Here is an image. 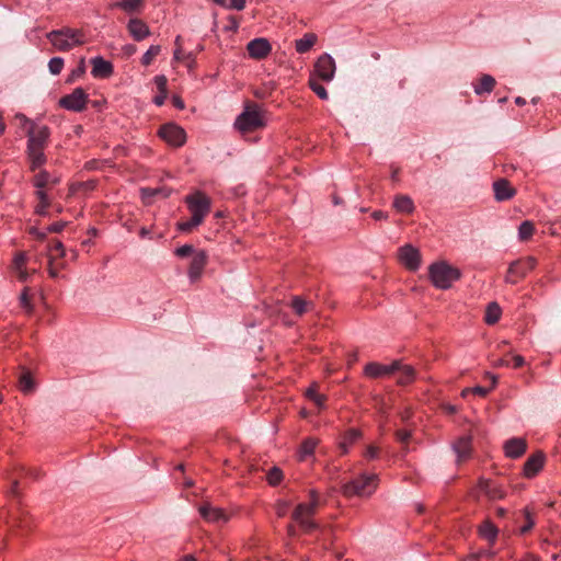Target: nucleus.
I'll return each instance as SVG.
<instances>
[{
	"instance_id": "nucleus-42",
	"label": "nucleus",
	"mask_w": 561,
	"mask_h": 561,
	"mask_svg": "<svg viewBox=\"0 0 561 561\" xmlns=\"http://www.w3.org/2000/svg\"><path fill=\"white\" fill-rule=\"evenodd\" d=\"M34 387L35 383L28 373H25L20 377V388L24 393L32 392Z\"/></svg>"
},
{
	"instance_id": "nucleus-50",
	"label": "nucleus",
	"mask_w": 561,
	"mask_h": 561,
	"mask_svg": "<svg viewBox=\"0 0 561 561\" xmlns=\"http://www.w3.org/2000/svg\"><path fill=\"white\" fill-rule=\"evenodd\" d=\"M154 83H156L157 89L159 90V92L168 93V90H167L168 80H167L165 76H163V75L156 76L154 77Z\"/></svg>"
},
{
	"instance_id": "nucleus-31",
	"label": "nucleus",
	"mask_w": 561,
	"mask_h": 561,
	"mask_svg": "<svg viewBox=\"0 0 561 561\" xmlns=\"http://www.w3.org/2000/svg\"><path fill=\"white\" fill-rule=\"evenodd\" d=\"M128 30H129L130 35H133V36L150 35V31L147 27V25L142 21L137 20V19H131L128 22Z\"/></svg>"
},
{
	"instance_id": "nucleus-24",
	"label": "nucleus",
	"mask_w": 561,
	"mask_h": 561,
	"mask_svg": "<svg viewBox=\"0 0 561 561\" xmlns=\"http://www.w3.org/2000/svg\"><path fill=\"white\" fill-rule=\"evenodd\" d=\"M393 207L399 213L411 214L414 210V203L408 195H396L393 199Z\"/></svg>"
},
{
	"instance_id": "nucleus-39",
	"label": "nucleus",
	"mask_w": 561,
	"mask_h": 561,
	"mask_svg": "<svg viewBox=\"0 0 561 561\" xmlns=\"http://www.w3.org/2000/svg\"><path fill=\"white\" fill-rule=\"evenodd\" d=\"M396 438L399 443L403 445V451L408 453L409 447L408 444L412 439V431L407 428H400L396 431Z\"/></svg>"
},
{
	"instance_id": "nucleus-21",
	"label": "nucleus",
	"mask_w": 561,
	"mask_h": 561,
	"mask_svg": "<svg viewBox=\"0 0 561 561\" xmlns=\"http://www.w3.org/2000/svg\"><path fill=\"white\" fill-rule=\"evenodd\" d=\"M479 490L490 500L502 499L505 495V491L499 484L486 479L479 480Z\"/></svg>"
},
{
	"instance_id": "nucleus-40",
	"label": "nucleus",
	"mask_w": 561,
	"mask_h": 561,
	"mask_svg": "<svg viewBox=\"0 0 561 561\" xmlns=\"http://www.w3.org/2000/svg\"><path fill=\"white\" fill-rule=\"evenodd\" d=\"M309 87L321 100H328L329 94L325 88L318 81V78L312 76L309 80Z\"/></svg>"
},
{
	"instance_id": "nucleus-44",
	"label": "nucleus",
	"mask_w": 561,
	"mask_h": 561,
	"mask_svg": "<svg viewBox=\"0 0 561 561\" xmlns=\"http://www.w3.org/2000/svg\"><path fill=\"white\" fill-rule=\"evenodd\" d=\"M266 479L271 485H277L283 479V472L278 467L268 470Z\"/></svg>"
},
{
	"instance_id": "nucleus-28",
	"label": "nucleus",
	"mask_w": 561,
	"mask_h": 561,
	"mask_svg": "<svg viewBox=\"0 0 561 561\" xmlns=\"http://www.w3.org/2000/svg\"><path fill=\"white\" fill-rule=\"evenodd\" d=\"M184 38L185 37H176L175 39L174 58L176 60L192 59L194 56L193 50L185 48Z\"/></svg>"
},
{
	"instance_id": "nucleus-16",
	"label": "nucleus",
	"mask_w": 561,
	"mask_h": 561,
	"mask_svg": "<svg viewBox=\"0 0 561 561\" xmlns=\"http://www.w3.org/2000/svg\"><path fill=\"white\" fill-rule=\"evenodd\" d=\"M527 448V443L522 437H513L504 443L505 456L512 459L522 457Z\"/></svg>"
},
{
	"instance_id": "nucleus-60",
	"label": "nucleus",
	"mask_w": 561,
	"mask_h": 561,
	"mask_svg": "<svg viewBox=\"0 0 561 561\" xmlns=\"http://www.w3.org/2000/svg\"><path fill=\"white\" fill-rule=\"evenodd\" d=\"M65 226H66V222H62V221L55 222V224H51L50 226H48L47 231L60 232Z\"/></svg>"
},
{
	"instance_id": "nucleus-13",
	"label": "nucleus",
	"mask_w": 561,
	"mask_h": 561,
	"mask_svg": "<svg viewBox=\"0 0 561 561\" xmlns=\"http://www.w3.org/2000/svg\"><path fill=\"white\" fill-rule=\"evenodd\" d=\"M90 62L92 65L91 75L95 79H107L114 72L113 64L101 56L91 58Z\"/></svg>"
},
{
	"instance_id": "nucleus-32",
	"label": "nucleus",
	"mask_w": 561,
	"mask_h": 561,
	"mask_svg": "<svg viewBox=\"0 0 561 561\" xmlns=\"http://www.w3.org/2000/svg\"><path fill=\"white\" fill-rule=\"evenodd\" d=\"M479 531L483 538L488 539L491 542H493L496 539L497 528L490 520H485L480 526Z\"/></svg>"
},
{
	"instance_id": "nucleus-61",
	"label": "nucleus",
	"mask_w": 561,
	"mask_h": 561,
	"mask_svg": "<svg viewBox=\"0 0 561 561\" xmlns=\"http://www.w3.org/2000/svg\"><path fill=\"white\" fill-rule=\"evenodd\" d=\"M15 118L21 123V125L23 127H26L28 128L31 126V124L33 123L32 121H30L25 115L23 114H16L15 115Z\"/></svg>"
},
{
	"instance_id": "nucleus-43",
	"label": "nucleus",
	"mask_w": 561,
	"mask_h": 561,
	"mask_svg": "<svg viewBox=\"0 0 561 561\" xmlns=\"http://www.w3.org/2000/svg\"><path fill=\"white\" fill-rule=\"evenodd\" d=\"M316 37H302L296 41V49L299 53L308 51L316 43Z\"/></svg>"
},
{
	"instance_id": "nucleus-25",
	"label": "nucleus",
	"mask_w": 561,
	"mask_h": 561,
	"mask_svg": "<svg viewBox=\"0 0 561 561\" xmlns=\"http://www.w3.org/2000/svg\"><path fill=\"white\" fill-rule=\"evenodd\" d=\"M83 42L79 41L78 37H51L53 46L58 50H69L77 45L82 44Z\"/></svg>"
},
{
	"instance_id": "nucleus-29",
	"label": "nucleus",
	"mask_w": 561,
	"mask_h": 561,
	"mask_svg": "<svg viewBox=\"0 0 561 561\" xmlns=\"http://www.w3.org/2000/svg\"><path fill=\"white\" fill-rule=\"evenodd\" d=\"M396 373H399L398 383L400 385H408L415 379V371L413 367L409 365L401 364V367L397 369Z\"/></svg>"
},
{
	"instance_id": "nucleus-36",
	"label": "nucleus",
	"mask_w": 561,
	"mask_h": 561,
	"mask_svg": "<svg viewBox=\"0 0 561 561\" xmlns=\"http://www.w3.org/2000/svg\"><path fill=\"white\" fill-rule=\"evenodd\" d=\"M140 194H141L142 199L149 204L151 202V198L154 196L161 195L162 197H168L169 191H167L164 188L142 187L140 190Z\"/></svg>"
},
{
	"instance_id": "nucleus-19",
	"label": "nucleus",
	"mask_w": 561,
	"mask_h": 561,
	"mask_svg": "<svg viewBox=\"0 0 561 561\" xmlns=\"http://www.w3.org/2000/svg\"><path fill=\"white\" fill-rule=\"evenodd\" d=\"M494 197L497 202L508 201L515 195V190L507 180L500 179L493 183Z\"/></svg>"
},
{
	"instance_id": "nucleus-30",
	"label": "nucleus",
	"mask_w": 561,
	"mask_h": 561,
	"mask_svg": "<svg viewBox=\"0 0 561 561\" xmlns=\"http://www.w3.org/2000/svg\"><path fill=\"white\" fill-rule=\"evenodd\" d=\"M501 313V307L496 302H490L485 310L484 320L488 324H494L500 320Z\"/></svg>"
},
{
	"instance_id": "nucleus-5",
	"label": "nucleus",
	"mask_w": 561,
	"mask_h": 561,
	"mask_svg": "<svg viewBox=\"0 0 561 561\" xmlns=\"http://www.w3.org/2000/svg\"><path fill=\"white\" fill-rule=\"evenodd\" d=\"M263 125V116L256 107H247L234 122L236 128L242 133L252 131Z\"/></svg>"
},
{
	"instance_id": "nucleus-46",
	"label": "nucleus",
	"mask_w": 561,
	"mask_h": 561,
	"mask_svg": "<svg viewBox=\"0 0 561 561\" xmlns=\"http://www.w3.org/2000/svg\"><path fill=\"white\" fill-rule=\"evenodd\" d=\"M64 68V59L60 57H54L48 62V69L51 75H59Z\"/></svg>"
},
{
	"instance_id": "nucleus-64",
	"label": "nucleus",
	"mask_w": 561,
	"mask_h": 561,
	"mask_svg": "<svg viewBox=\"0 0 561 561\" xmlns=\"http://www.w3.org/2000/svg\"><path fill=\"white\" fill-rule=\"evenodd\" d=\"M16 275H18V278L21 280V282H26L28 279V272L25 270V268H21V270H18L15 271Z\"/></svg>"
},
{
	"instance_id": "nucleus-56",
	"label": "nucleus",
	"mask_w": 561,
	"mask_h": 561,
	"mask_svg": "<svg viewBox=\"0 0 561 561\" xmlns=\"http://www.w3.org/2000/svg\"><path fill=\"white\" fill-rule=\"evenodd\" d=\"M244 5H245V0H228V3H226L225 8L242 10L244 8Z\"/></svg>"
},
{
	"instance_id": "nucleus-41",
	"label": "nucleus",
	"mask_w": 561,
	"mask_h": 561,
	"mask_svg": "<svg viewBox=\"0 0 561 561\" xmlns=\"http://www.w3.org/2000/svg\"><path fill=\"white\" fill-rule=\"evenodd\" d=\"M534 225L530 221H523L518 228V236L522 240L529 239L534 233Z\"/></svg>"
},
{
	"instance_id": "nucleus-55",
	"label": "nucleus",
	"mask_w": 561,
	"mask_h": 561,
	"mask_svg": "<svg viewBox=\"0 0 561 561\" xmlns=\"http://www.w3.org/2000/svg\"><path fill=\"white\" fill-rule=\"evenodd\" d=\"M289 508V503L287 501H279L276 505V514L279 517H283L287 514Z\"/></svg>"
},
{
	"instance_id": "nucleus-23",
	"label": "nucleus",
	"mask_w": 561,
	"mask_h": 561,
	"mask_svg": "<svg viewBox=\"0 0 561 561\" xmlns=\"http://www.w3.org/2000/svg\"><path fill=\"white\" fill-rule=\"evenodd\" d=\"M495 79L490 75H483L479 82L473 84V91L477 95L491 93L495 87Z\"/></svg>"
},
{
	"instance_id": "nucleus-38",
	"label": "nucleus",
	"mask_w": 561,
	"mask_h": 561,
	"mask_svg": "<svg viewBox=\"0 0 561 561\" xmlns=\"http://www.w3.org/2000/svg\"><path fill=\"white\" fill-rule=\"evenodd\" d=\"M318 442L314 438H307L302 442L301 447L299 449V459L302 460L308 456H311L314 451Z\"/></svg>"
},
{
	"instance_id": "nucleus-20",
	"label": "nucleus",
	"mask_w": 561,
	"mask_h": 561,
	"mask_svg": "<svg viewBox=\"0 0 561 561\" xmlns=\"http://www.w3.org/2000/svg\"><path fill=\"white\" fill-rule=\"evenodd\" d=\"M453 449L457 457V462L467 460L471 455V437L462 436L453 445Z\"/></svg>"
},
{
	"instance_id": "nucleus-14",
	"label": "nucleus",
	"mask_w": 561,
	"mask_h": 561,
	"mask_svg": "<svg viewBox=\"0 0 561 561\" xmlns=\"http://www.w3.org/2000/svg\"><path fill=\"white\" fill-rule=\"evenodd\" d=\"M247 49L251 58L263 59L271 53L272 46L265 37H254L247 45Z\"/></svg>"
},
{
	"instance_id": "nucleus-52",
	"label": "nucleus",
	"mask_w": 561,
	"mask_h": 561,
	"mask_svg": "<svg viewBox=\"0 0 561 561\" xmlns=\"http://www.w3.org/2000/svg\"><path fill=\"white\" fill-rule=\"evenodd\" d=\"M525 518H526V523L520 528V534L528 533L534 527V525H535V520H534V518L531 517V515H530V513L528 511H525Z\"/></svg>"
},
{
	"instance_id": "nucleus-51",
	"label": "nucleus",
	"mask_w": 561,
	"mask_h": 561,
	"mask_svg": "<svg viewBox=\"0 0 561 561\" xmlns=\"http://www.w3.org/2000/svg\"><path fill=\"white\" fill-rule=\"evenodd\" d=\"M25 262H26V254L24 252L18 253L13 260L14 271L24 268Z\"/></svg>"
},
{
	"instance_id": "nucleus-4",
	"label": "nucleus",
	"mask_w": 561,
	"mask_h": 561,
	"mask_svg": "<svg viewBox=\"0 0 561 561\" xmlns=\"http://www.w3.org/2000/svg\"><path fill=\"white\" fill-rule=\"evenodd\" d=\"M185 203L195 222H203L210 211L211 201L201 191H196L185 197Z\"/></svg>"
},
{
	"instance_id": "nucleus-18",
	"label": "nucleus",
	"mask_w": 561,
	"mask_h": 561,
	"mask_svg": "<svg viewBox=\"0 0 561 561\" xmlns=\"http://www.w3.org/2000/svg\"><path fill=\"white\" fill-rule=\"evenodd\" d=\"M545 454L542 451L531 455L524 465V474L527 478L535 477L541 470Z\"/></svg>"
},
{
	"instance_id": "nucleus-15",
	"label": "nucleus",
	"mask_w": 561,
	"mask_h": 561,
	"mask_svg": "<svg viewBox=\"0 0 561 561\" xmlns=\"http://www.w3.org/2000/svg\"><path fill=\"white\" fill-rule=\"evenodd\" d=\"M207 263V254L205 251H197L194 253L190 267H188V278L191 283H195L198 280L203 274V271Z\"/></svg>"
},
{
	"instance_id": "nucleus-48",
	"label": "nucleus",
	"mask_w": 561,
	"mask_h": 561,
	"mask_svg": "<svg viewBox=\"0 0 561 561\" xmlns=\"http://www.w3.org/2000/svg\"><path fill=\"white\" fill-rule=\"evenodd\" d=\"M20 304L23 309H25L26 312H32L33 305L31 302L30 296H28V288L25 287L22 294L20 295Z\"/></svg>"
},
{
	"instance_id": "nucleus-49",
	"label": "nucleus",
	"mask_w": 561,
	"mask_h": 561,
	"mask_svg": "<svg viewBox=\"0 0 561 561\" xmlns=\"http://www.w3.org/2000/svg\"><path fill=\"white\" fill-rule=\"evenodd\" d=\"M197 251L194 250V248L190 244H184L180 248H178L175 250V254L179 256V257H186L191 254L194 255V253H196Z\"/></svg>"
},
{
	"instance_id": "nucleus-59",
	"label": "nucleus",
	"mask_w": 561,
	"mask_h": 561,
	"mask_svg": "<svg viewBox=\"0 0 561 561\" xmlns=\"http://www.w3.org/2000/svg\"><path fill=\"white\" fill-rule=\"evenodd\" d=\"M490 390L491 388L476 386L472 388V393L478 394L480 397H485L490 392Z\"/></svg>"
},
{
	"instance_id": "nucleus-26",
	"label": "nucleus",
	"mask_w": 561,
	"mask_h": 561,
	"mask_svg": "<svg viewBox=\"0 0 561 561\" xmlns=\"http://www.w3.org/2000/svg\"><path fill=\"white\" fill-rule=\"evenodd\" d=\"M59 179L43 170L34 176L33 184L37 190H43L48 184H57Z\"/></svg>"
},
{
	"instance_id": "nucleus-45",
	"label": "nucleus",
	"mask_w": 561,
	"mask_h": 561,
	"mask_svg": "<svg viewBox=\"0 0 561 561\" xmlns=\"http://www.w3.org/2000/svg\"><path fill=\"white\" fill-rule=\"evenodd\" d=\"M238 21L234 16L229 15L226 21H222V26L218 28L221 32H237L238 31Z\"/></svg>"
},
{
	"instance_id": "nucleus-62",
	"label": "nucleus",
	"mask_w": 561,
	"mask_h": 561,
	"mask_svg": "<svg viewBox=\"0 0 561 561\" xmlns=\"http://www.w3.org/2000/svg\"><path fill=\"white\" fill-rule=\"evenodd\" d=\"M366 457L369 459H375L378 456V449L375 446H368L366 450Z\"/></svg>"
},
{
	"instance_id": "nucleus-47",
	"label": "nucleus",
	"mask_w": 561,
	"mask_h": 561,
	"mask_svg": "<svg viewBox=\"0 0 561 561\" xmlns=\"http://www.w3.org/2000/svg\"><path fill=\"white\" fill-rule=\"evenodd\" d=\"M160 46H151L142 56L141 62L145 66H148L151 64L153 58L159 54Z\"/></svg>"
},
{
	"instance_id": "nucleus-11",
	"label": "nucleus",
	"mask_w": 561,
	"mask_h": 561,
	"mask_svg": "<svg viewBox=\"0 0 561 561\" xmlns=\"http://www.w3.org/2000/svg\"><path fill=\"white\" fill-rule=\"evenodd\" d=\"M314 73L319 79H322L323 81H331L335 73V62L333 58L328 54L319 57L314 65Z\"/></svg>"
},
{
	"instance_id": "nucleus-63",
	"label": "nucleus",
	"mask_w": 561,
	"mask_h": 561,
	"mask_svg": "<svg viewBox=\"0 0 561 561\" xmlns=\"http://www.w3.org/2000/svg\"><path fill=\"white\" fill-rule=\"evenodd\" d=\"M172 103L179 110H183L185 107L183 100L179 95L172 96Z\"/></svg>"
},
{
	"instance_id": "nucleus-33",
	"label": "nucleus",
	"mask_w": 561,
	"mask_h": 561,
	"mask_svg": "<svg viewBox=\"0 0 561 561\" xmlns=\"http://www.w3.org/2000/svg\"><path fill=\"white\" fill-rule=\"evenodd\" d=\"M306 397L310 399L318 408L322 409L325 403V396L317 392V383H313L306 390Z\"/></svg>"
},
{
	"instance_id": "nucleus-57",
	"label": "nucleus",
	"mask_w": 561,
	"mask_h": 561,
	"mask_svg": "<svg viewBox=\"0 0 561 561\" xmlns=\"http://www.w3.org/2000/svg\"><path fill=\"white\" fill-rule=\"evenodd\" d=\"M48 274L51 278H57L59 277V272H58V267H56L54 265V257L50 256L49 257V264H48Z\"/></svg>"
},
{
	"instance_id": "nucleus-6",
	"label": "nucleus",
	"mask_w": 561,
	"mask_h": 561,
	"mask_svg": "<svg viewBox=\"0 0 561 561\" xmlns=\"http://www.w3.org/2000/svg\"><path fill=\"white\" fill-rule=\"evenodd\" d=\"M27 147L45 149L50 136V130L46 125H36L32 123L26 130Z\"/></svg>"
},
{
	"instance_id": "nucleus-27",
	"label": "nucleus",
	"mask_w": 561,
	"mask_h": 561,
	"mask_svg": "<svg viewBox=\"0 0 561 561\" xmlns=\"http://www.w3.org/2000/svg\"><path fill=\"white\" fill-rule=\"evenodd\" d=\"M290 306L298 316H302L307 311L313 310L314 308L312 301H308L300 296L293 297Z\"/></svg>"
},
{
	"instance_id": "nucleus-12",
	"label": "nucleus",
	"mask_w": 561,
	"mask_h": 561,
	"mask_svg": "<svg viewBox=\"0 0 561 561\" xmlns=\"http://www.w3.org/2000/svg\"><path fill=\"white\" fill-rule=\"evenodd\" d=\"M399 260L411 271H416L421 265L420 251L411 244H405L399 249Z\"/></svg>"
},
{
	"instance_id": "nucleus-37",
	"label": "nucleus",
	"mask_w": 561,
	"mask_h": 561,
	"mask_svg": "<svg viewBox=\"0 0 561 561\" xmlns=\"http://www.w3.org/2000/svg\"><path fill=\"white\" fill-rule=\"evenodd\" d=\"M360 436H362V433L359 430H356V428L348 430L345 433L344 438L340 445L341 448L343 449V453H347L348 446L351 444H353L354 442H356Z\"/></svg>"
},
{
	"instance_id": "nucleus-8",
	"label": "nucleus",
	"mask_w": 561,
	"mask_h": 561,
	"mask_svg": "<svg viewBox=\"0 0 561 561\" xmlns=\"http://www.w3.org/2000/svg\"><path fill=\"white\" fill-rule=\"evenodd\" d=\"M88 101V94L81 88H76L70 94L65 95L60 99L59 104L61 107L73 111L81 112L85 108Z\"/></svg>"
},
{
	"instance_id": "nucleus-53",
	"label": "nucleus",
	"mask_w": 561,
	"mask_h": 561,
	"mask_svg": "<svg viewBox=\"0 0 561 561\" xmlns=\"http://www.w3.org/2000/svg\"><path fill=\"white\" fill-rule=\"evenodd\" d=\"M202 222H195L194 216L191 217L190 220L179 224V229L181 231H191L193 228L199 226Z\"/></svg>"
},
{
	"instance_id": "nucleus-3",
	"label": "nucleus",
	"mask_w": 561,
	"mask_h": 561,
	"mask_svg": "<svg viewBox=\"0 0 561 561\" xmlns=\"http://www.w3.org/2000/svg\"><path fill=\"white\" fill-rule=\"evenodd\" d=\"M378 484V476L375 473H363L359 477L343 485V493L346 496H369Z\"/></svg>"
},
{
	"instance_id": "nucleus-7",
	"label": "nucleus",
	"mask_w": 561,
	"mask_h": 561,
	"mask_svg": "<svg viewBox=\"0 0 561 561\" xmlns=\"http://www.w3.org/2000/svg\"><path fill=\"white\" fill-rule=\"evenodd\" d=\"M159 136L173 147H181L186 141L185 130L174 123L163 125L159 130Z\"/></svg>"
},
{
	"instance_id": "nucleus-10",
	"label": "nucleus",
	"mask_w": 561,
	"mask_h": 561,
	"mask_svg": "<svg viewBox=\"0 0 561 561\" xmlns=\"http://www.w3.org/2000/svg\"><path fill=\"white\" fill-rule=\"evenodd\" d=\"M401 367V362L394 360L389 365L379 364L376 362L368 363L364 368L365 376L369 378H379L389 376L396 373Z\"/></svg>"
},
{
	"instance_id": "nucleus-35",
	"label": "nucleus",
	"mask_w": 561,
	"mask_h": 561,
	"mask_svg": "<svg viewBox=\"0 0 561 561\" xmlns=\"http://www.w3.org/2000/svg\"><path fill=\"white\" fill-rule=\"evenodd\" d=\"M35 194L38 198V204L35 207V211L41 216H45L47 214V208L49 206V199L47 197V194L43 190H37Z\"/></svg>"
},
{
	"instance_id": "nucleus-9",
	"label": "nucleus",
	"mask_w": 561,
	"mask_h": 561,
	"mask_svg": "<svg viewBox=\"0 0 561 561\" xmlns=\"http://www.w3.org/2000/svg\"><path fill=\"white\" fill-rule=\"evenodd\" d=\"M536 261L534 257H527L524 261H515L511 263L506 275V282L515 284L517 278L524 277L529 271L535 267Z\"/></svg>"
},
{
	"instance_id": "nucleus-17",
	"label": "nucleus",
	"mask_w": 561,
	"mask_h": 561,
	"mask_svg": "<svg viewBox=\"0 0 561 561\" xmlns=\"http://www.w3.org/2000/svg\"><path fill=\"white\" fill-rule=\"evenodd\" d=\"M199 514L205 520L210 523L219 524L228 520L227 514L221 508L214 507L208 503L199 507Z\"/></svg>"
},
{
	"instance_id": "nucleus-54",
	"label": "nucleus",
	"mask_w": 561,
	"mask_h": 561,
	"mask_svg": "<svg viewBox=\"0 0 561 561\" xmlns=\"http://www.w3.org/2000/svg\"><path fill=\"white\" fill-rule=\"evenodd\" d=\"M45 35H80L77 30L67 28L65 30H51L47 32Z\"/></svg>"
},
{
	"instance_id": "nucleus-1",
	"label": "nucleus",
	"mask_w": 561,
	"mask_h": 561,
	"mask_svg": "<svg viewBox=\"0 0 561 561\" xmlns=\"http://www.w3.org/2000/svg\"><path fill=\"white\" fill-rule=\"evenodd\" d=\"M432 284L438 289H448L461 276V272L445 261L435 262L428 267Z\"/></svg>"
},
{
	"instance_id": "nucleus-34",
	"label": "nucleus",
	"mask_w": 561,
	"mask_h": 561,
	"mask_svg": "<svg viewBox=\"0 0 561 561\" xmlns=\"http://www.w3.org/2000/svg\"><path fill=\"white\" fill-rule=\"evenodd\" d=\"M142 4L144 0H121L116 5L127 13H135L140 11Z\"/></svg>"
},
{
	"instance_id": "nucleus-22",
	"label": "nucleus",
	"mask_w": 561,
	"mask_h": 561,
	"mask_svg": "<svg viewBox=\"0 0 561 561\" xmlns=\"http://www.w3.org/2000/svg\"><path fill=\"white\" fill-rule=\"evenodd\" d=\"M26 154L32 171H35L36 169L41 168L47 161L43 148L26 147Z\"/></svg>"
},
{
	"instance_id": "nucleus-58",
	"label": "nucleus",
	"mask_w": 561,
	"mask_h": 561,
	"mask_svg": "<svg viewBox=\"0 0 561 561\" xmlns=\"http://www.w3.org/2000/svg\"><path fill=\"white\" fill-rule=\"evenodd\" d=\"M50 251H57L61 257L65 256V248L59 240L54 241L53 245L50 247Z\"/></svg>"
},
{
	"instance_id": "nucleus-2",
	"label": "nucleus",
	"mask_w": 561,
	"mask_h": 561,
	"mask_svg": "<svg viewBox=\"0 0 561 561\" xmlns=\"http://www.w3.org/2000/svg\"><path fill=\"white\" fill-rule=\"evenodd\" d=\"M320 505V497L314 490L310 491V501L300 503L293 512V519L306 531L313 530L318 527L317 523L311 518L316 510Z\"/></svg>"
}]
</instances>
